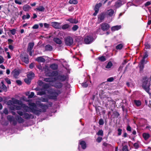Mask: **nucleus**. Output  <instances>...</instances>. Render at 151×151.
I'll return each mask as SVG.
<instances>
[{"mask_svg": "<svg viewBox=\"0 0 151 151\" xmlns=\"http://www.w3.org/2000/svg\"><path fill=\"white\" fill-rule=\"evenodd\" d=\"M66 72L61 70L57 72V88H60L63 86L62 82L67 81L69 76Z\"/></svg>", "mask_w": 151, "mask_h": 151, "instance_id": "f257e3e1", "label": "nucleus"}, {"mask_svg": "<svg viewBox=\"0 0 151 151\" xmlns=\"http://www.w3.org/2000/svg\"><path fill=\"white\" fill-rule=\"evenodd\" d=\"M62 71L66 72L67 73H70V70L69 68V65L63 59L58 60L57 59V69L59 66L61 67Z\"/></svg>", "mask_w": 151, "mask_h": 151, "instance_id": "f03ea898", "label": "nucleus"}, {"mask_svg": "<svg viewBox=\"0 0 151 151\" xmlns=\"http://www.w3.org/2000/svg\"><path fill=\"white\" fill-rule=\"evenodd\" d=\"M62 71L66 72L67 73H70V70L69 68V65L63 59L58 60L57 59V69L59 66L61 67Z\"/></svg>", "mask_w": 151, "mask_h": 151, "instance_id": "7ed1b4c3", "label": "nucleus"}, {"mask_svg": "<svg viewBox=\"0 0 151 151\" xmlns=\"http://www.w3.org/2000/svg\"><path fill=\"white\" fill-rule=\"evenodd\" d=\"M142 87L149 94L150 93V82L149 79L146 77H144L142 80Z\"/></svg>", "mask_w": 151, "mask_h": 151, "instance_id": "20e7f679", "label": "nucleus"}, {"mask_svg": "<svg viewBox=\"0 0 151 151\" xmlns=\"http://www.w3.org/2000/svg\"><path fill=\"white\" fill-rule=\"evenodd\" d=\"M101 98L103 101V102L106 103L107 105H108V102H113L114 101L105 95H102Z\"/></svg>", "mask_w": 151, "mask_h": 151, "instance_id": "39448f33", "label": "nucleus"}, {"mask_svg": "<svg viewBox=\"0 0 151 151\" xmlns=\"http://www.w3.org/2000/svg\"><path fill=\"white\" fill-rule=\"evenodd\" d=\"M65 44L67 46H71L73 44V39L70 37L68 36L65 39Z\"/></svg>", "mask_w": 151, "mask_h": 151, "instance_id": "423d86ee", "label": "nucleus"}, {"mask_svg": "<svg viewBox=\"0 0 151 151\" xmlns=\"http://www.w3.org/2000/svg\"><path fill=\"white\" fill-rule=\"evenodd\" d=\"M94 39L91 35L87 36L84 39V42L86 44H90L94 40Z\"/></svg>", "mask_w": 151, "mask_h": 151, "instance_id": "0eeeda50", "label": "nucleus"}, {"mask_svg": "<svg viewBox=\"0 0 151 151\" xmlns=\"http://www.w3.org/2000/svg\"><path fill=\"white\" fill-rule=\"evenodd\" d=\"M101 29L103 31H107L110 28V25L108 24L103 22L100 25Z\"/></svg>", "mask_w": 151, "mask_h": 151, "instance_id": "6e6552de", "label": "nucleus"}, {"mask_svg": "<svg viewBox=\"0 0 151 151\" xmlns=\"http://www.w3.org/2000/svg\"><path fill=\"white\" fill-rule=\"evenodd\" d=\"M45 76H46L56 77L57 71H48L47 73H45Z\"/></svg>", "mask_w": 151, "mask_h": 151, "instance_id": "1a4fd4ad", "label": "nucleus"}, {"mask_svg": "<svg viewBox=\"0 0 151 151\" xmlns=\"http://www.w3.org/2000/svg\"><path fill=\"white\" fill-rule=\"evenodd\" d=\"M23 117L26 119H28L30 118L33 119L34 117L32 114H29L27 113H24L23 114Z\"/></svg>", "mask_w": 151, "mask_h": 151, "instance_id": "9d476101", "label": "nucleus"}, {"mask_svg": "<svg viewBox=\"0 0 151 151\" xmlns=\"http://www.w3.org/2000/svg\"><path fill=\"white\" fill-rule=\"evenodd\" d=\"M22 60L26 64H28L29 62L28 56L26 55L24 56L21 57Z\"/></svg>", "mask_w": 151, "mask_h": 151, "instance_id": "9b49d317", "label": "nucleus"}, {"mask_svg": "<svg viewBox=\"0 0 151 151\" xmlns=\"http://www.w3.org/2000/svg\"><path fill=\"white\" fill-rule=\"evenodd\" d=\"M49 38H52L53 39V41L57 43V35L56 32L51 33L48 37Z\"/></svg>", "mask_w": 151, "mask_h": 151, "instance_id": "f8f14e48", "label": "nucleus"}, {"mask_svg": "<svg viewBox=\"0 0 151 151\" xmlns=\"http://www.w3.org/2000/svg\"><path fill=\"white\" fill-rule=\"evenodd\" d=\"M43 80L46 82H52L57 80V77L45 78H44Z\"/></svg>", "mask_w": 151, "mask_h": 151, "instance_id": "ddd939ff", "label": "nucleus"}, {"mask_svg": "<svg viewBox=\"0 0 151 151\" xmlns=\"http://www.w3.org/2000/svg\"><path fill=\"white\" fill-rule=\"evenodd\" d=\"M81 147L83 149H85L86 147V142L84 141L80 140L79 142V148Z\"/></svg>", "mask_w": 151, "mask_h": 151, "instance_id": "4468645a", "label": "nucleus"}, {"mask_svg": "<svg viewBox=\"0 0 151 151\" xmlns=\"http://www.w3.org/2000/svg\"><path fill=\"white\" fill-rule=\"evenodd\" d=\"M30 112L32 113L33 114L37 116H39L40 114L38 112V109H36V108L34 107L30 108Z\"/></svg>", "mask_w": 151, "mask_h": 151, "instance_id": "2eb2a0df", "label": "nucleus"}, {"mask_svg": "<svg viewBox=\"0 0 151 151\" xmlns=\"http://www.w3.org/2000/svg\"><path fill=\"white\" fill-rule=\"evenodd\" d=\"M11 73L13 75V77L15 78H17L20 73L19 70L14 69L11 72Z\"/></svg>", "mask_w": 151, "mask_h": 151, "instance_id": "dca6fc26", "label": "nucleus"}, {"mask_svg": "<svg viewBox=\"0 0 151 151\" xmlns=\"http://www.w3.org/2000/svg\"><path fill=\"white\" fill-rule=\"evenodd\" d=\"M39 105L40 107L42 110L43 112H46L47 109H48V106L46 104H43L40 103Z\"/></svg>", "mask_w": 151, "mask_h": 151, "instance_id": "f3484780", "label": "nucleus"}, {"mask_svg": "<svg viewBox=\"0 0 151 151\" xmlns=\"http://www.w3.org/2000/svg\"><path fill=\"white\" fill-rule=\"evenodd\" d=\"M12 101L13 104H18L21 106L23 104L21 101L16 99L14 98H12Z\"/></svg>", "mask_w": 151, "mask_h": 151, "instance_id": "a211bd4d", "label": "nucleus"}, {"mask_svg": "<svg viewBox=\"0 0 151 151\" xmlns=\"http://www.w3.org/2000/svg\"><path fill=\"white\" fill-rule=\"evenodd\" d=\"M114 13L115 12L113 10L110 9L107 10L106 13L107 15L109 16L112 17L114 15Z\"/></svg>", "mask_w": 151, "mask_h": 151, "instance_id": "6ab92c4d", "label": "nucleus"}, {"mask_svg": "<svg viewBox=\"0 0 151 151\" xmlns=\"http://www.w3.org/2000/svg\"><path fill=\"white\" fill-rule=\"evenodd\" d=\"M35 60L39 63H44L45 62V59H44L42 56L38 57L36 58Z\"/></svg>", "mask_w": 151, "mask_h": 151, "instance_id": "aec40b11", "label": "nucleus"}, {"mask_svg": "<svg viewBox=\"0 0 151 151\" xmlns=\"http://www.w3.org/2000/svg\"><path fill=\"white\" fill-rule=\"evenodd\" d=\"M21 106L24 108V109L25 110V112H30V107H28L25 104H22Z\"/></svg>", "mask_w": 151, "mask_h": 151, "instance_id": "412c9836", "label": "nucleus"}, {"mask_svg": "<svg viewBox=\"0 0 151 151\" xmlns=\"http://www.w3.org/2000/svg\"><path fill=\"white\" fill-rule=\"evenodd\" d=\"M34 45V42H29L28 44V46L27 48V51H31Z\"/></svg>", "mask_w": 151, "mask_h": 151, "instance_id": "4be33fe9", "label": "nucleus"}, {"mask_svg": "<svg viewBox=\"0 0 151 151\" xmlns=\"http://www.w3.org/2000/svg\"><path fill=\"white\" fill-rule=\"evenodd\" d=\"M121 26L120 25H116L113 26L111 28V30L112 32H114L116 30H118L121 29Z\"/></svg>", "mask_w": 151, "mask_h": 151, "instance_id": "5701e85b", "label": "nucleus"}, {"mask_svg": "<svg viewBox=\"0 0 151 151\" xmlns=\"http://www.w3.org/2000/svg\"><path fill=\"white\" fill-rule=\"evenodd\" d=\"M1 85L0 86V88L3 91L6 92L7 91V88L6 86L4 85L3 81L1 82Z\"/></svg>", "mask_w": 151, "mask_h": 151, "instance_id": "b1692460", "label": "nucleus"}, {"mask_svg": "<svg viewBox=\"0 0 151 151\" xmlns=\"http://www.w3.org/2000/svg\"><path fill=\"white\" fill-rule=\"evenodd\" d=\"M45 50L47 51H50L52 50V47L50 45H47L45 47Z\"/></svg>", "mask_w": 151, "mask_h": 151, "instance_id": "393cba45", "label": "nucleus"}, {"mask_svg": "<svg viewBox=\"0 0 151 151\" xmlns=\"http://www.w3.org/2000/svg\"><path fill=\"white\" fill-rule=\"evenodd\" d=\"M89 82L91 83V81H89L88 80L85 81L84 82L82 83V86L84 88L87 87L88 86Z\"/></svg>", "mask_w": 151, "mask_h": 151, "instance_id": "a878e982", "label": "nucleus"}, {"mask_svg": "<svg viewBox=\"0 0 151 151\" xmlns=\"http://www.w3.org/2000/svg\"><path fill=\"white\" fill-rule=\"evenodd\" d=\"M145 61H143L141 60L140 63L139 64V67L140 68V70L141 71L143 70L144 67V65L146 63H145Z\"/></svg>", "mask_w": 151, "mask_h": 151, "instance_id": "bb28decb", "label": "nucleus"}, {"mask_svg": "<svg viewBox=\"0 0 151 151\" xmlns=\"http://www.w3.org/2000/svg\"><path fill=\"white\" fill-rule=\"evenodd\" d=\"M104 18V15L103 14H102L99 15L98 17V20L100 21V22H102Z\"/></svg>", "mask_w": 151, "mask_h": 151, "instance_id": "cd10ccee", "label": "nucleus"}, {"mask_svg": "<svg viewBox=\"0 0 151 151\" xmlns=\"http://www.w3.org/2000/svg\"><path fill=\"white\" fill-rule=\"evenodd\" d=\"M67 21L70 22L72 23L76 24L78 22V21L76 19H73L72 18H70L67 20Z\"/></svg>", "mask_w": 151, "mask_h": 151, "instance_id": "c85d7f7f", "label": "nucleus"}, {"mask_svg": "<svg viewBox=\"0 0 151 151\" xmlns=\"http://www.w3.org/2000/svg\"><path fill=\"white\" fill-rule=\"evenodd\" d=\"M96 33L100 35H103L104 34L103 31L101 29V28H98L96 31Z\"/></svg>", "mask_w": 151, "mask_h": 151, "instance_id": "c756f323", "label": "nucleus"}, {"mask_svg": "<svg viewBox=\"0 0 151 151\" xmlns=\"http://www.w3.org/2000/svg\"><path fill=\"white\" fill-rule=\"evenodd\" d=\"M37 11L40 12H44L45 10V8L42 6H40L39 7L36 8Z\"/></svg>", "mask_w": 151, "mask_h": 151, "instance_id": "7c9ffc66", "label": "nucleus"}, {"mask_svg": "<svg viewBox=\"0 0 151 151\" xmlns=\"http://www.w3.org/2000/svg\"><path fill=\"white\" fill-rule=\"evenodd\" d=\"M35 76L34 73L32 72H30L29 74L27 75V77L28 78H32V77H34Z\"/></svg>", "mask_w": 151, "mask_h": 151, "instance_id": "2f4dec72", "label": "nucleus"}, {"mask_svg": "<svg viewBox=\"0 0 151 151\" xmlns=\"http://www.w3.org/2000/svg\"><path fill=\"white\" fill-rule=\"evenodd\" d=\"M134 102L135 104L137 106H140L141 104V102L139 100H134Z\"/></svg>", "mask_w": 151, "mask_h": 151, "instance_id": "473e14b6", "label": "nucleus"}, {"mask_svg": "<svg viewBox=\"0 0 151 151\" xmlns=\"http://www.w3.org/2000/svg\"><path fill=\"white\" fill-rule=\"evenodd\" d=\"M17 120L19 123H23L24 122V120L20 116H18Z\"/></svg>", "mask_w": 151, "mask_h": 151, "instance_id": "72a5a7b5", "label": "nucleus"}, {"mask_svg": "<svg viewBox=\"0 0 151 151\" xmlns=\"http://www.w3.org/2000/svg\"><path fill=\"white\" fill-rule=\"evenodd\" d=\"M143 138L145 140H147L150 137V135L148 134L144 133L143 134Z\"/></svg>", "mask_w": 151, "mask_h": 151, "instance_id": "f704fd0d", "label": "nucleus"}, {"mask_svg": "<svg viewBox=\"0 0 151 151\" xmlns=\"http://www.w3.org/2000/svg\"><path fill=\"white\" fill-rule=\"evenodd\" d=\"M31 79V78H26L24 79V82L28 84H30Z\"/></svg>", "mask_w": 151, "mask_h": 151, "instance_id": "c9c22d12", "label": "nucleus"}, {"mask_svg": "<svg viewBox=\"0 0 151 151\" xmlns=\"http://www.w3.org/2000/svg\"><path fill=\"white\" fill-rule=\"evenodd\" d=\"M70 27V25L68 24H65L62 26V28L63 29H68Z\"/></svg>", "mask_w": 151, "mask_h": 151, "instance_id": "e433bc0d", "label": "nucleus"}, {"mask_svg": "<svg viewBox=\"0 0 151 151\" xmlns=\"http://www.w3.org/2000/svg\"><path fill=\"white\" fill-rule=\"evenodd\" d=\"M112 63L111 62H109L106 66V68L107 69L110 68L112 66Z\"/></svg>", "mask_w": 151, "mask_h": 151, "instance_id": "4c0bfd02", "label": "nucleus"}, {"mask_svg": "<svg viewBox=\"0 0 151 151\" xmlns=\"http://www.w3.org/2000/svg\"><path fill=\"white\" fill-rule=\"evenodd\" d=\"M78 2V1L76 0H70L69 1V3L70 4H76Z\"/></svg>", "mask_w": 151, "mask_h": 151, "instance_id": "58836bf2", "label": "nucleus"}, {"mask_svg": "<svg viewBox=\"0 0 151 151\" xmlns=\"http://www.w3.org/2000/svg\"><path fill=\"white\" fill-rule=\"evenodd\" d=\"M29 8V6L27 5H25L23 6V9L25 11H28Z\"/></svg>", "mask_w": 151, "mask_h": 151, "instance_id": "ea45409f", "label": "nucleus"}, {"mask_svg": "<svg viewBox=\"0 0 151 151\" xmlns=\"http://www.w3.org/2000/svg\"><path fill=\"white\" fill-rule=\"evenodd\" d=\"M50 68L53 70L57 69V65L55 64H53L50 65Z\"/></svg>", "mask_w": 151, "mask_h": 151, "instance_id": "a19ab883", "label": "nucleus"}, {"mask_svg": "<svg viewBox=\"0 0 151 151\" xmlns=\"http://www.w3.org/2000/svg\"><path fill=\"white\" fill-rule=\"evenodd\" d=\"M14 118L13 116L8 115L7 116V119L10 122H12Z\"/></svg>", "mask_w": 151, "mask_h": 151, "instance_id": "79ce46f5", "label": "nucleus"}, {"mask_svg": "<svg viewBox=\"0 0 151 151\" xmlns=\"http://www.w3.org/2000/svg\"><path fill=\"white\" fill-rule=\"evenodd\" d=\"M22 106H19L17 105H14V107H13V109H12V110H14V109H15L16 110H20L21 109Z\"/></svg>", "mask_w": 151, "mask_h": 151, "instance_id": "37998d69", "label": "nucleus"}, {"mask_svg": "<svg viewBox=\"0 0 151 151\" xmlns=\"http://www.w3.org/2000/svg\"><path fill=\"white\" fill-rule=\"evenodd\" d=\"M97 134L98 135L103 136V131L102 130H100L97 133Z\"/></svg>", "mask_w": 151, "mask_h": 151, "instance_id": "c03bdc74", "label": "nucleus"}, {"mask_svg": "<svg viewBox=\"0 0 151 151\" xmlns=\"http://www.w3.org/2000/svg\"><path fill=\"white\" fill-rule=\"evenodd\" d=\"M98 59L99 60L101 61H104L106 60V59L105 57L102 56L100 57H99Z\"/></svg>", "mask_w": 151, "mask_h": 151, "instance_id": "a18cd8bd", "label": "nucleus"}, {"mask_svg": "<svg viewBox=\"0 0 151 151\" xmlns=\"http://www.w3.org/2000/svg\"><path fill=\"white\" fill-rule=\"evenodd\" d=\"M17 30L15 29H13L11 30H10L9 31L11 32V33L13 35H14L16 32Z\"/></svg>", "mask_w": 151, "mask_h": 151, "instance_id": "49530a36", "label": "nucleus"}, {"mask_svg": "<svg viewBox=\"0 0 151 151\" xmlns=\"http://www.w3.org/2000/svg\"><path fill=\"white\" fill-rule=\"evenodd\" d=\"M123 47V45L122 44H119L116 47V49H122Z\"/></svg>", "mask_w": 151, "mask_h": 151, "instance_id": "de8ad7c7", "label": "nucleus"}, {"mask_svg": "<svg viewBox=\"0 0 151 151\" xmlns=\"http://www.w3.org/2000/svg\"><path fill=\"white\" fill-rule=\"evenodd\" d=\"M148 56V55L147 52H145L144 56L143 57L142 59L141 60H142L144 61H145V59Z\"/></svg>", "mask_w": 151, "mask_h": 151, "instance_id": "09e8293b", "label": "nucleus"}, {"mask_svg": "<svg viewBox=\"0 0 151 151\" xmlns=\"http://www.w3.org/2000/svg\"><path fill=\"white\" fill-rule=\"evenodd\" d=\"M45 94V91H38L37 93V95H42Z\"/></svg>", "mask_w": 151, "mask_h": 151, "instance_id": "8fccbe9b", "label": "nucleus"}, {"mask_svg": "<svg viewBox=\"0 0 151 151\" xmlns=\"http://www.w3.org/2000/svg\"><path fill=\"white\" fill-rule=\"evenodd\" d=\"M78 25H74L72 28V29L73 31H76L78 28Z\"/></svg>", "mask_w": 151, "mask_h": 151, "instance_id": "3c124183", "label": "nucleus"}, {"mask_svg": "<svg viewBox=\"0 0 151 151\" xmlns=\"http://www.w3.org/2000/svg\"><path fill=\"white\" fill-rule=\"evenodd\" d=\"M41 101L43 102H48V99L47 98H42L41 99Z\"/></svg>", "mask_w": 151, "mask_h": 151, "instance_id": "603ef678", "label": "nucleus"}, {"mask_svg": "<svg viewBox=\"0 0 151 151\" xmlns=\"http://www.w3.org/2000/svg\"><path fill=\"white\" fill-rule=\"evenodd\" d=\"M6 82L9 84H11V81L8 78H6L5 79Z\"/></svg>", "mask_w": 151, "mask_h": 151, "instance_id": "864d4df0", "label": "nucleus"}, {"mask_svg": "<svg viewBox=\"0 0 151 151\" xmlns=\"http://www.w3.org/2000/svg\"><path fill=\"white\" fill-rule=\"evenodd\" d=\"M14 2L16 4L21 5L22 4V1L20 0H15Z\"/></svg>", "mask_w": 151, "mask_h": 151, "instance_id": "5fc2aeb1", "label": "nucleus"}, {"mask_svg": "<svg viewBox=\"0 0 151 151\" xmlns=\"http://www.w3.org/2000/svg\"><path fill=\"white\" fill-rule=\"evenodd\" d=\"M52 26L55 29H57V22H52Z\"/></svg>", "mask_w": 151, "mask_h": 151, "instance_id": "6e6d98bb", "label": "nucleus"}, {"mask_svg": "<svg viewBox=\"0 0 151 151\" xmlns=\"http://www.w3.org/2000/svg\"><path fill=\"white\" fill-rule=\"evenodd\" d=\"M34 94L33 92H31V94L28 96V98L30 99L33 98L34 96Z\"/></svg>", "mask_w": 151, "mask_h": 151, "instance_id": "4d7b16f0", "label": "nucleus"}, {"mask_svg": "<svg viewBox=\"0 0 151 151\" xmlns=\"http://www.w3.org/2000/svg\"><path fill=\"white\" fill-rule=\"evenodd\" d=\"M99 124L100 125H103L104 124V121L102 119H100L99 121Z\"/></svg>", "mask_w": 151, "mask_h": 151, "instance_id": "13d9d810", "label": "nucleus"}, {"mask_svg": "<svg viewBox=\"0 0 151 151\" xmlns=\"http://www.w3.org/2000/svg\"><path fill=\"white\" fill-rule=\"evenodd\" d=\"M37 68L38 69L42 71L43 70L42 67L40 65H37L36 66Z\"/></svg>", "mask_w": 151, "mask_h": 151, "instance_id": "bf43d9fd", "label": "nucleus"}, {"mask_svg": "<svg viewBox=\"0 0 151 151\" xmlns=\"http://www.w3.org/2000/svg\"><path fill=\"white\" fill-rule=\"evenodd\" d=\"M42 87L44 89H47L49 87V86L48 84L45 83L42 85Z\"/></svg>", "mask_w": 151, "mask_h": 151, "instance_id": "052dcab7", "label": "nucleus"}, {"mask_svg": "<svg viewBox=\"0 0 151 151\" xmlns=\"http://www.w3.org/2000/svg\"><path fill=\"white\" fill-rule=\"evenodd\" d=\"M4 61V59L3 57L0 55V64L3 63Z\"/></svg>", "mask_w": 151, "mask_h": 151, "instance_id": "680f3d73", "label": "nucleus"}, {"mask_svg": "<svg viewBox=\"0 0 151 151\" xmlns=\"http://www.w3.org/2000/svg\"><path fill=\"white\" fill-rule=\"evenodd\" d=\"M43 82L41 80H39L38 82V84L39 86H42V85H43Z\"/></svg>", "mask_w": 151, "mask_h": 151, "instance_id": "e2e57ef3", "label": "nucleus"}, {"mask_svg": "<svg viewBox=\"0 0 151 151\" xmlns=\"http://www.w3.org/2000/svg\"><path fill=\"white\" fill-rule=\"evenodd\" d=\"M38 28L39 25L38 24H35L32 27V28L33 29H37Z\"/></svg>", "mask_w": 151, "mask_h": 151, "instance_id": "0e129e2a", "label": "nucleus"}, {"mask_svg": "<svg viewBox=\"0 0 151 151\" xmlns=\"http://www.w3.org/2000/svg\"><path fill=\"white\" fill-rule=\"evenodd\" d=\"M16 83L19 85H21L22 84V82L20 80H17L16 81Z\"/></svg>", "mask_w": 151, "mask_h": 151, "instance_id": "69168bd1", "label": "nucleus"}, {"mask_svg": "<svg viewBox=\"0 0 151 151\" xmlns=\"http://www.w3.org/2000/svg\"><path fill=\"white\" fill-rule=\"evenodd\" d=\"M3 112L5 114H8L9 112H8V110L7 108H5L4 109V111H3Z\"/></svg>", "mask_w": 151, "mask_h": 151, "instance_id": "338daca9", "label": "nucleus"}, {"mask_svg": "<svg viewBox=\"0 0 151 151\" xmlns=\"http://www.w3.org/2000/svg\"><path fill=\"white\" fill-rule=\"evenodd\" d=\"M122 150L123 151H128L127 147L126 145L123 146Z\"/></svg>", "mask_w": 151, "mask_h": 151, "instance_id": "774afa93", "label": "nucleus"}]
</instances>
